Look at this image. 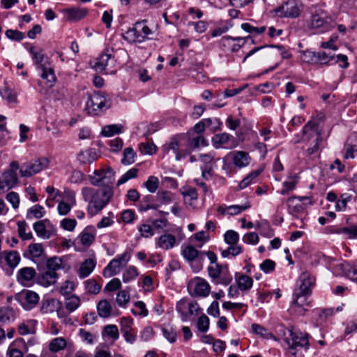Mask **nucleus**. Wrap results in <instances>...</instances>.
<instances>
[{"label": "nucleus", "instance_id": "6e6552de", "mask_svg": "<svg viewBox=\"0 0 357 357\" xmlns=\"http://www.w3.org/2000/svg\"><path fill=\"white\" fill-rule=\"evenodd\" d=\"M300 3L297 0H287L275 8L273 13L279 17L296 18L301 13Z\"/></svg>", "mask_w": 357, "mask_h": 357}, {"label": "nucleus", "instance_id": "69168bd1", "mask_svg": "<svg viewBox=\"0 0 357 357\" xmlns=\"http://www.w3.org/2000/svg\"><path fill=\"white\" fill-rule=\"evenodd\" d=\"M224 239L228 245L237 244L239 240V235L234 230H228L224 235Z\"/></svg>", "mask_w": 357, "mask_h": 357}, {"label": "nucleus", "instance_id": "2f4dec72", "mask_svg": "<svg viewBox=\"0 0 357 357\" xmlns=\"http://www.w3.org/2000/svg\"><path fill=\"white\" fill-rule=\"evenodd\" d=\"M67 342L62 337L52 339L49 344V349L51 352L57 353L66 348Z\"/></svg>", "mask_w": 357, "mask_h": 357}, {"label": "nucleus", "instance_id": "20e7f679", "mask_svg": "<svg viewBox=\"0 0 357 357\" xmlns=\"http://www.w3.org/2000/svg\"><path fill=\"white\" fill-rule=\"evenodd\" d=\"M112 105V100L108 94L95 92L88 98L86 109L92 115H98L108 109Z\"/></svg>", "mask_w": 357, "mask_h": 357}, {"label": "nucleus", "instance_id": "c85d7f7f", "mask_svg": "<svg viewBox=\"0 0 357 357\" xmlns=\"http://www.w3.org/2000/svg\"><path fill=\"white\" fill-rule=\"evenodd\" d=\"M57 278L56 272L47 271L39 277L38 282L44 287H49L56 282Z\"/></svg>", "mask_w": 357, "mask_h": 357}, {"label": "nucleus", "instance_id": "de8ad7c7", "mask_svg": "<svg viewBox=\"0 0 357 357\" xmlns=\"http://www.w3.org/2000/svg\"><path fill=\"white\" fill-rule=\"evenodd\" d=\"M15 319V312L10 307L0 308V322L9 323Z\"/></svg>", "mask_w": 357, "mask_h": 357}, {"label": "nucleus", "instance_id": "bb28decb", "mask_svg": "<svg viewBox=\"0 0 357 357\" xmlns=\"http://www.w3.org/2000/svg\"><path fill=\"white\" fill-rule=\"evenodd\" d=\"M102 336L104 339L111 340L115 342L119 337V331L117 326L108 324L104 326L102 331Z\"/></svg>", "mask_w": 357, "mask_h": 357}, {"label": "nucleus", "instance_id": "37998d69", "mask_svg": "<svg viewBox=\"0 0 357 357\" xmlns=\"http://www.w3.org/2000/svg\"><path fill=\"white\" fill-rule=\"evenodd\" d=\"M181 254L187 261L191 262L197 258L200 253L193 246L188 245L183 248Z\"/></svg>", "mask_w": 357, "mask_h": 357}, {"label": "nucleus", "instance_id": "aec40b11", "mask_svg": "<svg viewBox=\"0 0 357 357\" xmlns=\"http://www.w3.org/2000/svg\"><path fill=\"white\" fill-rule=\"evenodd\" d=\"M155 244L158 248L167 250L173 248L176 245V239L171 234H165L155 240Z\"/></svg>", "mask_w": 357, "mask_h": 357}, {"label": "nucleus", "instance_id": "58836bf2", "mask_svg": "<svg viewBox=\"0 0 357 357\" xmlns=\"http://www.w3.org/2000/svg\"><path fill=\"white\" fill-rule=\"evenodd\" d=\"M28 257L32 260L40 258L44 252L43 246L41 243H31L29 245Z\"/></svg>", "mask_w": 357, "mask_h": 357}, {"label": "nucleus", "instance_id": "f704fd0d", "mask_svg": "<svg viewBox=\"0 0 357 357\" xmlns=\"http://www.w3.org/2000/svg\"><path fill=\"white\" fill-rule=\"evenodd\" d=\"M208 142L203 135H197L195 137H191L188 140V149H195L199 146H206Z\"/></svg>", "mask_w": 357, "mask_h": 357}, {"label": "nucleus", "instance_id": "7ed1b4c3", "mask_svg": "<svg viewBox=\"0 0 357 357\" xmlns=\"http://www.w3.org/2000/svg\"><path fill=\"white\" fill-rule=\"evenodd\" d=\"M336 24L328 13L322 9L313 13L307 22V27L317 33L328 32L335 26Z\"/></svg>", "mask_w": 357, "mask_h": 357}, {"label": "nucleus", "instance_id": "6e6d98bb", "mask_svg": "<svg viewBox=\"0 0 357 357\" xmlns=\"http://www.w3.org/2000/svg\"><path fill=\"white\" fill-rule=\"evenodd\" d=\"M232 280V276L226 268L222 271L217 279L213 282L215 284H221L222 285H228Z\"/></svg>", "mask_w": 357, "mask_h": 357}, {"label": "nucleus", "instance_id": "0e129e2a", "mask_svg": "<svg viewBox=\"0 0 357 357\" xmlns=\"http://www.w3.org/2000/svg\"><path fill=\"white\" fill-rule=\"evenodd\" d=\"M138 174V169L136 168H131L128 172H126L117 181V185H121L128 180L131 178H134L137 177Z\"/></svg>", "mask_w": 357, "mask_h": 357}, {"label": "nucleus", "instance_id": "49530a36", "mask_svg": "<svg viewBox=\"0 0 357 357\" xmlns=\"http://www.w3.org/2000/svg\"><path fill=\"white\" fill-rule=\"evenodd\" d=\"M45 214V208L42 206L36 204L28 210L26 218L28 219H31L32 218L39 219L43 218Z\"/></svg>", "mask_w": 357, "mask_h": 357}, {"label": "nucleus", "instance_id": "9d476101", "mask_svg": "<svg viewBox=\"0 0 357 357\" xmlns=\"http://www.w3.org/2000/svg\"><path fill=\"white\" fill-rule=\"evenodd\" d=\"M130 255L127 252L113 259L103 270V276L111 278L118 274L121 268L124 266L130 259Z\"/></svg>", "mask_w": 357, "mask_h": 357}, {"label": "nucleus", "instance_id": "680f3d73", "mask_svg": "<svg viewBox=\"0 0 357 357\" xmlns=\"http://www.w3.org/2000/svg\"><path fill=\"white\" fill-rule=\"evenodd\" d=\"M352 196L348 194H342L340 196V199H338L335 204V209L341 211H344L347 207V204L351 200Z\"/></svg>", "mask_w": 357, "mask_h": 357}, {"label": "nucleus", "instance_id": "864d4df0", "mask_svg": "<svg viewBox=\"0 0 357 357\" xmlns=\"http://www.w3.org/2000/svg\"><path fill=\"white\" fill-rule=\"evenodd\" d=\"M241 26L245 31L253 36L261 34L266 31V26H264L260 27L253 26L249 23H243Z\"/></svg>", "mask_w": 357, "mask_h": 357}, {"label": "nucleus", "instance_id": "4d7b16f0", "mask_svg": "<svg viewBox=\"0 0 357 357\" xmlns=\"http://www.w3.org/2000/svg\"><path fill=\"white\" fill-rule=\"evenodd\" d=\"M136 155L134 150L130 148H126L123 154V158L121 159V162L123 165H130L135 162V157Z\"/></svg>", "mask_w": 357, "mask_h": 357}, {"label": "nucleus", "instance_id": "c03bdc74", "mask_svg": "<svg viewBox=\"0 0 357 357\" xmlns=\"http://www.w3.org/2000/svg\"><path fill=\"white\" fill-rule=\"evenodd\" d=\"M80 303L79 297L76 295H72L66 298L65 307L69 312H73L79 307Z\"/></svg>", "mask_w": 357, "mask_h": 357}, {"label": "nucleus", "instance_id": "774afa93", "mask_svg": "<svg viewBox=\"0 0 357 357\" xmlns=\"http://www.w3.org/2000/svg\"><path fill=\"white\" fill-rule=\"evenodd\" d=\"M79 238L82 244L84 246H89L95 240L93 234L84 229L79 235Z\"/></svg>", "mask_w": 357, "mask_h": 357}, {"label": "nucleus", "instance_id": "cd10ccee", "mask_svg": "<svg viewBox=\"0 0 357 357\" xmlns=\"http://www.w3.org/2000/svg\"><path fill=\"white\" fill-rule=\"evenodd\" d=\"M93 174L94 176H89L91 183L94 186L102 185V188L105 187L106 185V168L100 170H95Z\"/></svg>", "mask_w": 357, "mask_h": 357}, {"label": "nucleus", "instance_id": "7c9ffc66", "mask_svg": "<svg viewBox=\"0 0 357 357\" xmlns=\"http://www.w3.org/2000/svg\"><path fill=\"white\" fill-rule=\"evenodd\" d=\"M70 204H67L64 202H60L57 206V211L59 215H66L70 211L72 206L76 204L75 194L72 192L70 194Z\"/></svg>", "mask_w": 357, "mask_h": 357}, {"label": "nucleus", "instance_id": "72a5a7b5", "mask_svg": "<svg viewBox=\"0 0 357 357\" xmlns=\"http://www.w3.org/2000/svg\"><path fill=\"white\" fill-rule=\"evenodd\" d=\"M282 203H286L290 213H298L303 209L301 204L297 202L296 196H291L287 199L282 200Z\"/></svg>", "mask_w": 357, "mask_h": 357}, {"label": "nucleus", "instance_id": "4468645a", "mask_svg": "<svg viewBox=\"0 0 357 357\" xmlns=\"http://www.w3.org/2000/svg\"><path fill=\"white\" fill-rule=\"evenodd\" d=\"M286 342L289 349H295L297 347L308 349V334L301 331H290V337L287 338Z\"/></svg>", "mask_w": 357, "mask_h": 357}, {"label": "nucleus", "instance_id": "603ef678", "mask_svg": "<svg viewBox=\"0 0 357 357\" xmlns=\"http://www.w3.org/2000/svg\"><path fill=\"white\" fill-rule=\"evenodd\" d=\"M252 332L255 334L259 335L260 337L270 339L273 337V335L268 331L266 328L257 324H253L252 325Z\"/></svg>", "mask_w": 357, "mask_h": 357}, {"label": "nucleus", "instance_id": "4c0bfd02", "mask_svg": "<svg viewBox=\"0 0 357 357\" xmlns=\"http://www.w3.org/2000/svg\"><path fill=\"white\" fill-rule=\"evenodd\" d=\"M0 95L8 103L17 102V93L6 84L0 89Z\"/></svg>", "mask_w": 357, "mask_h": 357}, {"label": "nucleus", "instance_id": "f03ea898", "mask_svg": "<svg viewBox=\"0 0 357 357\" xmlns=\"http://www.w3.org/2000/svg\"><path fill=\"white\" fill-rule=\"evenodd\" d=\"M302 132V137H297L294 142H304L307 148L303 151V154L306 157H311L318 153L322 142V136L317 130V123L313 121L307 123L303 126Z\"/></svg>", "mask_w": 357, "mask_h": 357}, {"label": "nucleus", "instance_id": "393cba45", "mask_svg": "<svg viewBox=\"0 0 357 357\" xmlns=\"http://www.w3.org/2000/svg\"><path fill=\"white\" fill-rule=\"evenodd\" d=\"M68 19L71 21H79L85 17L88 10L84 8H71L66 10Z\"/></svg>", "mask_w": 357, "mask_h": 357}, {"label": "nucleus", "instance_id": "1a4fd4ad", "mask_svg": "<svg viewBox=\"0 0 357 357\" xmlns=\"http://www.w3.org/2000/svg\"><path fill=\"white\" fill-rule=\"evenodd\" d=\"M188 290L192 296L206 297L210 293L211 287L204 279L195 277L188 282Z\"/></svg>", "mask_w": 357, "mask_h": 357}, {"label": "nucleus", "instance_id": "e433bc0d", "mask_svg": "<svg viewBox=\"0 0 357 357\" xmlns=\"http://www.w3.org/2000/svg\"><path fill=\"white\" fill-rule=\"evenodd\" d=\"M59 302L54 298L43 300L40 306V312L43 314L53 312L56 310Z\"/></svg>", "mask_w": 357, "mask_h": 357}, {"label": "nucleus", "instance_id": "2eb2a0df", "mask_svg": "<svg viewBox=\"0 0 357 357\" xmlns=\"http://www.w3.org/2000/svg\"><path fill=\"white\" fill-rule=\"evenodd\" d=\"M223 161H232L234 165L238 168H243L248 166L250 162V158L248 153L241 151H233L229 153L224 158Z\"/></svg>", "mask_w": 357, "mask_h": 357}, {"label": "nucleus", "instance_id": "423d86ee", "mask_svg": "<svg viewBox=\"0 0 357 357\" xmlns=\"http://www.w3.org/2000/svg\"><path fill=\"white\" fill-rule=\"evenodd\" d=\"M20 168L18 162L13 161L10 168L5 170L0 176V194L13 188L18 183L16 171Z\"/></svg>", "mask_w": 357, "mask_h": 357}, {"label": "nucleus", "instance_id": "473e14b6", "mask_svg": "<svg viewBox=\"0 0 357 357\" xmlns=\"http://www.w3.org/2000/svg\"><path fill=\"white\" fill-rule=\"evenodd\" d=\"M297 183L298 179L296 176L289 177L287 181L282 183V187L279 192L282 195H288L296 188Z\"/></svg>", "mask_w": 357, "mask_h": 357}, {"label": "nucleus", "instance_id": "39448f33", "mask_svg": "<svg viewBox=\"0 0 357 357\" xmlns=\"http://www.w3.org/2000/svg\"><path fill=\"white\" fill-rule=\"evenodd\" d=\"M183 135H177L172 137L169 141L162 146L164 155L174 157L176 160H180L190 153V150L183 147Z\"/></svg>", "mask_w": 357, "mask_h": 357}, {"label": "nucleus", "instance_id": "b1692460", "mask_svg": "<svg viewBox=\"0 0 357 357\" xmlns=\"http://www.w3.org/2000/svg\"><path fill=\"white\" fill-rule=\"evenodd\" d=\"M46 223H50L47 219H44L35 222L33 225V230L36 234L44 239H47L51 236V232L46 229Z\"/></svg>", "mask_w": 357, "mask_h": 357}, {"label": "nucleus", "instance_id": "412c9836", "mask_svg": "<svg viewBox=\"0 0 357 357\" xmlns=\"http://www.w3.org/2000/svg\"><path fill=\"white\" fill-rule=\"evenodd\" d=\"M28 45L29 47H27L26 48L32 56L37 70L40 69L41 66H47L50 64L49 63L44 62L45 54L41 49H36L34 46L31 45Z\"/></svg>", "mask_w": 357, "mask_h": 357}, {"label": "nucleus", "instance_id": "bf43d9fd", "mask_svg": "<svg viewBox=\"0 0 357 357\" xmlns=\"http://www.w3.org/2000/svg\"><path fill=\"white\" fill-rule=\"evenodd\" d=\"M17 229L19 236L23 240H30L33 238L31 231L26 232V223L24 221H19L17 222Z\"/></svg>", "mask_w": 357, "mask_h": 357}, {"label": "nucleus", "instance_id": "0eeeda50", "mask_svg": "<svg viewBox=\"0 0 357 357\" xmlns=\"http://www.w3.org/2000/svg\"><path fill=\"white\" fill-rule=\"evenodd\" d=\"M48 165L49 160L47 158L31 160L21 165L20 173L22 177H30L47 168Z\"/></svg>", "mask_w": 357, "mask_h": 357}, {"label": "nucleus", "instance_id": "a878e982", "mask_svg": "<svg viewBox=\"0 0 357 357\" xmlns=\"http://www.w3.org/2000/svg\"><path fill=\"white\" fill-rule=\"evenodd\" d=\"M96 265L95 259H87L80 266L79 277L82 279L88 277L94 270Z\"/></svg>", "mask_w": 357, "mask_h": 357}, {"label": "nucleus", "instance_id": "6ab92c4d", "mask_svg": "<svg viewBox=\"0 0 357 357\" xmlns=\"http://www.w3.org/2000/svg\"><path fill=\"white\" fill-rule=\"evenodd\" d=\"M248 38L249 37H232L226 36L221 38L220 44L224 47H227L231 45V41L236 42V43L232 44L231 47V51L232 52H236L245 45Z\"/></svg>", "mask_w": 357, "mask_h": 357}, {"label": "nucleus", "instance_id": "4be33fe9", "mask_svg": "<svg viewBox=\"0 0 357 357\" xmlns=\"http://www.w3.org/2000/svg\"><path fill=\"white\" fill-rule=\"evenodd\" d=\"M1 258L4 259L6 264L11 268H15L21 259L19 253L15 250L3 252Z\"/></svg>", "mask_w": 357, "mask_h": 357}, {"label": "nucleus", "instance_id": "f3484780", "mask_svg": "<svg viewBox=\"0 0 357 357\" xmlns=\"http://www.w3.org/2000/svg\"><path fill=\"white\" fill-rule=\"evenodd\" d=\"M307 294H301L297 293V291H295L294 296V299L291 304V309L296 313L299 314H304L307 309L306 306L309 305V302H307V298L306 297Z\"/></svg>", "mask_w": 357, "mask_h": 357}, {"label": "nucleus", "instance_id": "5701e85b", "mask_svg": "<svg viewBox=\"0 0 357 357\" xmlns=\"http://www.w3.org/2000/svg\"><path fill=\"white\" fill-rule=\"evenodd\" d=\"M232 136L227 132L215 134L211 139L212 145L215 149L226 148Z\"/></svg>", "mask_w": 357, "mask_h": 357}, {"label": "nucleus", "instance_id": "dca6fc26", "mask_svg": "<svg viewBox=\"0 0 357 357\" xmlns=\"http://www.w3.org/2000/svg\"><path fill=\"white\" fill-rule=\"evenodd\" d=\"M36 275V272L33 268L24 267L18 271L17 280L23 286H29L32 284Z\"/></svg>", "mask_w": 357, "mask_h": 357}, {"label": "nucleus", "instance_id": "c756f323", "mask_svg": "<svg viewBox=\"0 0 357 357\" xmlns=\"http://www.w3.org/2000/svg\"><path fill=\"white\" fill-rule=\"evenodd\" d=\"M96 308L98 314L100 317L107 318L111 316L112 306L107 300L103 299L100 301L97 304Z\"/></svg>", "mask_w": 357, "mask_h": 357}, {"label": "nucleus", "instance_id": "e2e57ef3", "mask_svg": "<svg viewBox=\"0 0 357 357\" xmlns=\"http://www.w3.org/2000/svg\"><path fill=\"white\" fill-rule=\"evenodd\" d=\"M197 326L199 331H200L201 333H206L209 328L208 317L204 314L201 315L198 318Z\"/></svg>", "mask_w": 357, "mask_h": 357}, {"label": "nucleus", "instance_id": "5fc2aeb1", "mask_svg": "<svg viewBox=\"0 0 357 357\" xmlns=\"http://www.w3.org/2000/svg\"><path fill=\"white\" fill-rule=\"evenodd\" d=\"M251 206L249 202H245L243 205H231L227 206V214L235 215L241 213L242 211L250 208Z\"/></svg>", "mask_w": 357, "mask_h": 357}, {"label": "nucleus", "instance_id": "c9c22d12", "mask_svg": "<svg viewBox=\"0 0 357 357\" xmlns=\"http://www.w3.org/2000/svg\"><path fill=\"white\" fill-rule=\"evenodd\" d=\"M111 59L112 55L110 54L104 53L96 59L93 68L98 71L105 70L109 66Z\"/></svg>", "mask_w": 357, "mask_h": 357}, {"label": "nucleus", "instance_id": "a18cd8bd", "mask_svg": "<svg viewBox=\"0 0 357 357\" xmlns=\"http://www.w3.org/2000/svg\"><path fill=\"white\" fill-rule=\"evenodd\" d=\"M220 250L222 257L224 258H227L229 257V256L236 257L240 255L242 252L243 249L241 246L237 244H233L229 245V246L227 249H220Z\"/></svg>", "mask_w": 357, "mask_h": 357}, {"label": "nucleus", "instance_id": "338daca9", "mask_svg": "<svg viewBox=\"0 0 357 357\" xmlns=\"http://www.w3.org/2000/svg\"><path fill=\"white\" fill-rule=\"evenodd\" d=\"M162 332L164 337L171 343L176 341V332L172 326H164L162 328Z\"/></svg>", "mask_w": 357, "mask_h": 357}, {"label": "nucleus", "instance_id": "f8f14e48", "mask_svg": "<svg viewBox=\"0 0 357 357\" xmlns=\"http://www.w3.org/2000/svg\"><path fill=\"white\" fill-rule=\"evenodd\" d=\"M38 70L40 71V76L41 78V80L38 82V85L45 91H47L56 83V77L54 74V70L50 64L47 66H41L40 69Z\"/></svg>", "mask_w": 357, "mask_h": 357}, {"label": "nucleus", "instance_id": "052dcab7", "mask_svg": "<svg viewBox=\"0 0 357 357\" xmlns=\"http://www.w3.org/2000/svg\"><path fill=\"white\" fill-rule=\"evenodd\" d=\"M85 289L92 294H97L101 289V285L98 284L94 280H87L84 282Z\"/></svg>", "mask_w": 357, "mask_h": 357}, {"label": "nucleus", "instance_id": "13d9d810", "mask_svg": "<svg viewBox=\"0 0 357 357\" xmlns=\"http://www.w3.org/2000/svg\"><path fill=\"white\" fill-rule=\"evenodd\" d=\"M146 21L137 22L136 25L140 35L144 38V41L149 39V36L152 34V30L146 25Z\"/></svg>", "mask_w": 357, "mask_h": 357}, {"label": "nucleus", "instance_id": "ddd939ff", "mask_svg": "<svg viewBox=\"0 0 357 357\" xmlns=\"http://www.w3.org/2000/svg\"><path fill=\"white\" fill-rule=\"evenodd\" d=\"M133 319L131 317H122L120 320L121 333L126 342L133 344L137 338V331L132 328Z\"/></svg>", "mask_w": 357, "mask_h": 357}, {"label": "nucleus", "instance_id": "a19ab883", "mask_svg": "<svg viewBox=\"0 0 357 357\" xmlns=\"http://www.w3.org/2000/svg\"><path fill=\"white\" fill-rule=\"evenodd\" d=\"M77 160L82 164L91 163L96 160V155L91 149L80 151Z\"/></svg>", "mask_w": 357, "mask_h": 357}, {"label": "nucleus", "instance_id": "3c124183", "mask_svg": "<svg viewBox=\"0 0 357 357\" xmlns=\"http://www.w3.org/2000/svg\"><path fill=\"white\" fill-rule=\"evenodd\" d=\"M47 268L48 271L56 272L62 268V259L58 257H53L47 259Z\"/></svg>", "mask_w": 357, "mask_h": 357}, {"label": "nucleus", "instance_id": "f257e3e1", "mask_svg": "<svg viewBox=\"0 0 357 357\" xmlns=\"http://www.w3.org/2000/svg\"><path fill=\"white\" fill-rule=\"evenodd\" d=\"M82 198L87 203L86 211L89 215L94 216L100 213L112 200L114 190L107 185L102 188L84 187L81 192Z\"/></svg>", "mask_w": 357, "mask_h": 357}, {"label": "nucleus", "instance_id": "9b49d317", "mask_svg": "<svg viewBox=\"0 0 357 357\" xmlns=\"http://www.w3.org/2000/svg\"><path fill=\"white\" fill-rule=\"evenodd\" d=\"M16 299L24 310H30L38 303L40 297L35 291L23 290L16 296Z\"/></svg>", "mask_w": 357, "mask_h": 357}, {"label": "nucleus", "instance_id": "ea45409f", "mask_svg": "<svg viewBox=\"0 0 357 357\" xmlns=\"http://www.w3.org/2000/svg\"><path fill=\"white\" fill-rule=\"evenodd\" d=\"M204 119L206 122V127L208 128L211 132L214 133L222 129V122L219 118L213 117Z\"/></svg>", "mask_w": 357, "mask_h": 357}, {"label": "nucleus", "instance_id": "a211bd4d", "mask_svg": "<svg viewBox=\"0 0 357 357\" xmlns=\"http://www.w3.org/2000/svg\"><path fill=\"white\" fill-rule=\"evenodd\" d=\"M314 279L307 273H303L301 275L298 281L299 289L297 293L301 294H310L311 289L314 285Z\"/></svg>", "mask_w": 357, "mask_h": 357}, {"label": "nucleus", "instance_id": "09e8293b", "mask_svg": "<svg viewBox=\"0 0 357 357\" xmlns=\"http://www.w3.org/2000/svg\"><path fill=\"white\" fill-rule=\"evenodd\" d=\"M237 285L240 290L247 291L250 289L253 284V280L250 276L243 275L239 277L237 280Z\"/></svg>", "mask_w": 357, "mask_h": 357}, {"label": "nucleus", "instance_id": "79ce46f5", "mask_svg": "<svg viewBox=\"0 0 357 357\" xmlns=\"http://www.w3.org/2000/svg\"><path fill=\"white\" fill-rule=\"evenodd\" d=\"M123 128L119 124H112L105 126L102 128L101 134L107 137H109L116 134H119L123 132Z\"/></svg>", "mask_w": 357, "mask_h": 357}, {"label": "nucleus", "instance_id": "8fccbe9b", "mask_svg": "<svg viewBox=\"0 0 357 357\" xmlns=\"http://www.w3.org/2000/svg\"><path fill=\"white\" fill-rule=\"evenodd\" d=\"M260 170H255L251 172L247 175L240 183L238 187L240 189H244L249 185L252 183L253 181L260 174Z\"/></svg>", "mask_w": 357, "mask_h": 357}]
</instances>
